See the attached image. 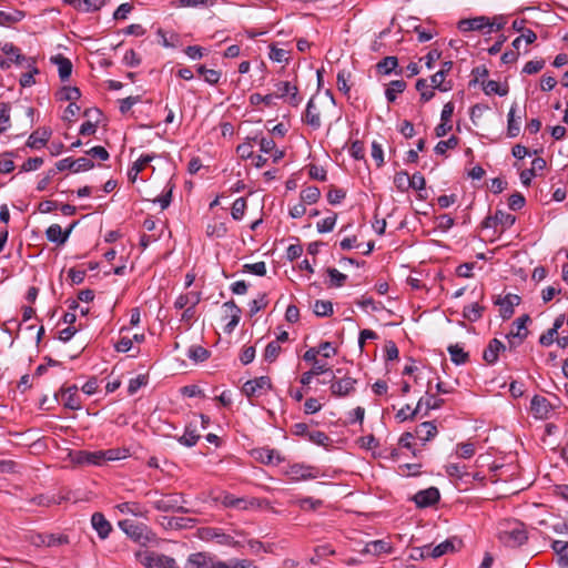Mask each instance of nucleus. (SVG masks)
Instances as JSON below:
<instances>
[{
	"mask_svg": "<svg viewBox=\"0 0 568 568\" xmlns=\"http://www.w3.org/2000/svg\"><path fill=\"white\" fill-rule=\"evenodd\" d=\"M233 532L234 535H231L224 532L221 528H205L203 529L201 537L204 540L215 541L222 546L242 548L244 544L236 537H244L245 532L243 530H234Z\"/></svg>",
	"mask_w": 568,
	"mask_h": 568,
	"instance_id": "nucleus-1",
	"label": "nucleus"
},
{
	"mask_svg": "<svg viewBox=\"0 0 568 568\" xmlns=\"http://www.w3.org/2000/svg\"><path fill=\"white\" fill-rule=\"evenodd\" d=\"M136 559L145 568H179L173 558L153 550L138 551Z\"/></svg>",
	"mask_w": 568,
	"mask_h": 568,
	"instance_id": "nucleus-2",
	"label": "nucleus"
},
{
	"mask_svg": "<svg viewBox=\"0 0 568 568\" xmlns=\"http://www.w3.org/2000/svg\"><path fill=\"white\" fill-rule=\"evenodd\" d=\"M498 537L505 546L510 548H517L524 545L528 539L526 528L521 523L509 525L506 529L499 531Z\"/></svg>",
	"mask_w": 568,
	"mask_h": 568,
	"instance_id": "nucleus-3",
	"label": "nucleus"
},
{
	"mask_svg": "<svg viewBox=\"0 0 568 568\" xmlns=\"http://www.w3.org/2000/svg\"><path fill=\"white\" fill-rule=\"evenodd\" d=\"M186 500L184 499L182 494L173 493V494H166L162 495L161 498L153 501V507L163 513H182L187 514L190 513V509L184 506Z\"/></svg>",
	"mask_w": 568,
	"mask_h": 568,
	"instance_id": "nucleus-4",
	"label": "nucleus"
},
{
	"mask_svg": "<svg viewBox=\"0 0 568 568\" xmlns=\"http://www.w3.org/2000/svg\"><path fill=\"white\" fill-rule=\"evenodd\" d=\"M272 388V382L268 376H261L256 377L254 379L247 381L243 387L242 392L247 396L248 398L254 396H261L266 390Z\"/></svg>",
	"mask_w": 568,
	"mask_h": 568,
	"instance_id": "nucleus-5",
	"label": "nucleus"
},
{
	"mask_svg": "<svg viewBox=\"0 0 568 568\" xmlns=\"http://www.w3.org/2000/svg\"><path fill=\"white\" fill-rule=\"evenodd\" d=\"M58 171L70 170L74 173L81 171H88L94 166V162L89 158H79L73 160L72 158H65L55 163Z\"/></svg>",
	"mask_w": 568,
	"mask_h": 568,
	"instance_id": "nucleus-6",
	"label": "nucleus"
},
{
	"mask_svg": "<svg viewBox=\"0 0 568 568\" xmlns=\"http://www.w3.org/2000/svg\"><path fill=\"white\" fill-rule=\"evenodd\" d=\"M520 302L521 298L519 295L509 293L504 297L498 296L494 303L500 307L499 313L501 318L509 320L515 313L514 307L519 305Z\"/></svg>",
	"mask_w": 568,
	"mask_h": 568,
	"instance_id": "nucleus-7",
	"label": "nucleus"
},
{
	"mask_svg": "<svg viewBox=\"0 0 568 568\" xmlns=\"http://www.w3.org/2000/svg\"><path fill=\"white\" fill-rule=\"evenodd\" d=\"M119 526L134 541L143 544L149 539L145 534L146 527L144 525H139L130 519H125L121 520Z\"/></svg>",
	"mask_w": 568,
	"mask_h": 568,
	"instance_id": "nucleus-8",
	"label": "nucleus"
},
{
	"mask_svg": "<svg viewBox=\"0 0 568 568\" xmlns=\"http://www.w3.org/2000/svg\"><path fill=\"white\" fill-rule=\"evenodd\" d=\"M439 498V490L436 487H429L416 493L413 497V500L418 508H427L437 504Z\"/></svg>",
	"mask_w": 568,
	"mask_h": 568,
	"instance_id": "nucleus-9",
	"label": "nucleus"
},
{
	"mask_svg": "<svg viewBox=\"0 0 568 568\" xmlns=\"http://www.w3.org/2000/svg\"><path fill=\"white\" fill-rule=\"evenodd\" d=\"M335 375H333V378ZM331 392L334 396L343 397L349 395L354 389L357 381L349 376H344L336 381H331Z\"/></svg>",
	"mask_w": 568,
	"mask_h": 568,
	"instance_id": "nucleus-10",
	"label": "nucleus"
},
{
	"mask_svg": "<svg viewBox=\"0 0 568 568\" xmlns=\"http://www.w3.org/2000/svg\"><path fill=\"white\" fill-rule=\"evenodd\" d=\"M221 560H214L204 552L192 554L185 564V568H220Z\"/></svg>",
	"mask_w": 568,
	"mask_h": 568,
	"instance_id": "nucleus-11",
	"label": "nucleus"
},
{
	"mask_svg": "<svg viewBox=\"0 0 568 568\" xmlns=\"http://www.w3.org/2000/svg\"><path fill=\"white\" fill-rule=\"evenodd\" d=\"M2 51L11 59V61L18 65H24L31 68L36 64V59L32 57H26L20 53V49L12 43H6L2 47Z\"/></svg>",
	"mask_w": 568,
	"mask_h": 568,
	"instance_id": "nucleus-12",
	"label": "nucleus"
},
{
	"mask_svg": "<svg viewBox=\"0 0 568 568\" xmlns=\"http://www.w3.org/2000/svg\"><path fill=\"white\" fill-rule=\"evenodd\" d=\"M252 456L255 460L265 465H277L283 460L277 450L266 447L253 449Z\"/></svg>",
	"mask_w": 568,
	"mask_h": 568,
	"instance_id": "nucleus-13",
	"label": "nucleus"
},
{
	"mask_svg": "<svg viewBox=\"0 0 568 568\" xmlns=\"http://www.w3.org/2000/svg\"><path fill=\"white\" fill-rule=\"evenodd\" d=\"M223 308L225 311V317H230V322L225 325L224 331L230 334L237 326L241 320L242 310L233 300L225 302L223 304Z\"/></svg>",
	"mask_w": 568,
	"mask_h": 568,
	"instance_id": "nucleus-14",
	"label": "nucleus"
},
{
	"mask_svg": "<svg viewBox=\"0 0 568 568\" xmlns=\"http://www.w3.org/2000/svg\"><path fill=\"white\" fill-rule=\"evenodd\" d=\"M61 393V395L63 396L64 398V407L65 408H69V409H72V410H78L81 408V402H80V398L78 396V387L77 385H73V386H70V387H62L60 389L59 393H55L54 394V399L58 400V396L59 394Z\"/></svg>",
	"mask_w": 568,
	"mask_h": 568,
	"instance_id": "nucleus-15",
	"label": "nucleus"
},
{
	"mask_svg": "<svg viewBox=\"0 0 568 568\" xmlns=\"http://www.w3.org/2000/svg\"><path fill=\"white\" fill-rule=\"evenodd\" d=\"M376 72L382 75L395 73L396 75L403 74V69L398 68V59L395 55H388L378 61L375 65Z\"/></svg>",
	"mask_w": 568,
	"mask_h": 568,
	"instance_id": "nucleus-16",
	"label": "nucleus"
},
{
	"mask_svg": "<svg viewBox=\"0 0 568 568\" xmlns=\"http://www.w3.org/2000/svg\"><path fill=\"white\" fill-rule=\"evenodd\" d=\"M91 525L101 539L108 538L110 532L112 531V526L110 521L105 518V516L102 513L99 511L92 514Z\"/></svg>",
	"mask_w": 568,
	"mask_h": 568,
	"instance_id": "nucleus-17",
	"label": "nucleus"
},
{
	"mask_svg": "<svg viewBox=\"0 0 568 568\" xmlns=\"http://www.w3.org/2000/svg\"><path fill=\"white\" fill-rule=\"evenodd\" d=\"M494 23H490L489 19L481 16L476 17L471 19H463L458 22V29L462 32H468V31H480L485 29L488 26H493Z\"/></svg>",
	"mask_w": 568,
	"mask_h": 568,
	"instance_id": "nucleus-18",
	"label": "nucleus"
},
{
	"mask_svg": "<svg viewBox=\"0 0 568 568\" xmlns=\"http://www.w3.org/2000/svg\"><path fill=\"white\" fill-rule=\"evenodd\" d=\"M506 349L505 344L498 338H493L483 353V358L488 365H493L498 361L500 352Z\"/></svg>",
	"mask_w": 568,
	"mask_h": 568,
	"instance_id": "nucleus-19",
	"label": "nucleus"
},
{
	"mask_svg": "<svg viewBox=\"0 0 568 568\" xmlns=\"http://www.w3.org/2000/svg\"><path fill=\"white\" fill-rule=\"evenodd\" d=\"M314 468L312 466H305L302 464H294L288 467L286 470V475L292 480H306V479H313L316 477L315 474L312 473Z\"/></svg>",
	"mask_w": 568,
	"mask_h": 568,
	"instance_id": "nucleus-20",
	"label": "nucleus"
},
{
	"mask_svg": "<svg viewBox=\"0 0 568 568\" xmlns=\"http://www.w3.org/2000/svg\"><path fill=\"white\" fill-rule=\"evenodd\" d=\"M72 462L78 465H101L100 452L77 450L71 454Z\"/></svg>",
	"mask_w": 568,
	"mask_h": 568,
	"instance_id": "nucleus-21",
	"label": "nucleus"
},
{
	"mask_svg": "<svg viewBox=\"0 0 568 568\" xmlns=\"http://www.w3.org/2000/svg\"><path fill=\"white\" fill-rule=\"evenodd\" d=\"M303 121L314 130L320 129L322 125L321 115L315 105L314 98L310 99L307 102L306 110L303 115Z\"/></svg>",
	"mask_w": 568,
	"mask_h": 568,
	"instance_id": "nucleus-22",
	"label": "nucleus"
},
{
	"mask_svg": "<svg viewBox=\"0 0 568 568\" xmlns=\"http://www.w3.org/2000/svg\"><path fill=\"white\" fill-rule=\"evenodd\" d=\"M64 3L82 12H94L105 4V0H64Z\"/></svg>",
	"mask_w": 568,
	"mask_h": 568,
	"instance_id": "nucleus-23",
	"label": "nucleus"
},
{
	"mask_svg": "<svg viewBox=\"0 0 568 568\" xmlns=\"http://www.w3.org/2000/svg\"><path fill=\"white\" fill-rule=\"evenodd\" d=\"M530 409L538 418H546L551 409V405L546 397L535 395L530 402Z\"/></svg>",
	"mask_w": 568,
	"mask_h": 568,
	"instance_id": "nucleus-24",
	"label": "nucleus"
},
{
	"mask_svg": "<svg viewBox=\"0 0 568 568\" xmlns=\"http://www.w3.org/2000/svg\"><path fill=\"white\" fill-rule=\"evenodd\" d=\"M530 322V316L528 314H524L518 317L513 325L516 327V331H511L507 338H518V344H521L523 341L528 336V329L526 328L527 323Z\"/></svg>",
	"mask_w": 568,
	"mask_h": 568,
	"instance_id": "nucleus-25",
	"label": "nucleus"
},
{
	"mask_svg": "<svg viewBox=\"0 0 568 568\" xmlns=\"http://www.w3.org/2000/svg\"><path fill=\"white\" fill-rule=\"evenodd\" d=\"M50 61L58 67L61 81H67L72 73V62L70 59L62 54H57L51 57Z\"/></svg>",
	"mask_w": 568,
	"mask_h": 568,
	"instance_id": "nucleus-26",
	"label": "nucleus"
},
{
	"mask_svg": "<svg viewBox=\"0 0 568 568\" xmlns=\"http://www.w3.org/2000/svg\"><path fill=\"white\" fill-rule=\"evenodd\" d=\"M51 130L47 128L39 129L32 132L27 141V145L31 149H41L45 145L51 136Z\"/></svg>",
	"mask_w": 568,
	"mask_h": 568,
	"instance_id": "nucleus-27",
	"label": "nucleus"
},
{
	"mask_svg": "<svg viewBox=\"0 0 568 568\" xmlns=\"http://www.w3.org/2000/svg\"><path fill=\"white\" fill-rule=\"evenodd\" d=\"M437 434V427L433 422H424L419 424L415 429V435L425 445Z\"/></svg>",
	"mask_w": 568,
	"mask_h": 568,
	"instance_id": "nucleus-28",
	"label": "nucleus"
},
{
	"mask_svg": "<svg viewBox=\"0 0 568 568\" xmlns=\"http://www.w3.org/2000/svg\"><path fill=\"white\" fill-rule=\"evenodd\" d=\"M450 359L455 365H463L469 361V354L459 344H450L447 347Z\"/></svg>",
	"mask_w": 568,
	"mask_h": 568,
	"instance_id": "nucleus-29",
	"label": "nucleus"
},
{
	"mask_svg": "<svg viewBox=\"0 0 568 568\" xmlns=\"http://www.w3.org/2000/svg\"><path fill=\"white\" fill-rule=\"evenodd\" d=\"M100 452V460L101 465L106 460H120L124 459L129 456V449L128 448H110L106 450H99Z\"/></svg>",
	"mask_w": 568,
	"mask_h": 568,
	"instance_id": "nucleus-30",
	"label": "nucleus"
},
{
	"mask_svg": "<svg viewBox=\"0 0 568 568\" xmlns=\"http://www.w3.org/2000/svg\"><path fill=\"white\" fill-rule=\"evenodd\" d=\"M485 311V306H481L478 303H473L464 307L463 316L467 321L474 323L483 317V313Z\"/></svg>",
	"mask_w": 568,
	"mask_h": 568,
	"instance_id": "nucleus-31",
	"label": "nucleus"
},
{
	"mask_svg": "<svg viewBox=\"0 0 568 568\" xmlns=\"http://www.w3.org/2000/svg\"><path fill=\"white\" fill-rule=\"evenodd\" d=\"M407 84L404 80H394L390 81L387 89L385 90L386 99L389 103H393L396 101V94L403 93L406 89Z\"/></svg>",
	"mask_w": 568,
	"mask_h": 568,
	"instance_id": "nucleus-32",
	"label": "nucleus"
},
{
	"mask_svg": "<svg viewBox=\"0 0 568 568\" xmlns=\"http://www.w3.org/2000/svg\"><path fill=\"white\" fill-rule=\"evenodd\" d=\"M390 549V546L384 540H374L366 544L362 552L378 556L384 552H389Z\"/></svg>",
	"mask_w": 568,
	"mask_h": 568,
	"instance_id": "nucleus-33",
	"label": "nucleus"
},
{
	"mask_svg": "<svg viewBox=\"0 0 568 568\" xmlns=\"http://www.w3.org/2000/svg\"><path fill=\"white\" fill-rule=\"evenodd\" d=\"M47 240L58 245L67 242V234L62 235V229L59 224L50 225L45 231Z\"/></svg>",
	"mask_w": 568,
	"mask_h": 568,
	"instance_id": "nucleus-34",
	"label": "nucleus"
},
{
	"mask_svg": "<svg viewBox=\"0 0 568 568\" xmlns=\"http://www.w3.org/2000/svg\"><path fill=\"white\" fill-rule=\"evenodd\" d=\"M154 159V155L145 154L141 155L138 161L133 163L132 169L129 171V180L131 182H135L139 173L148 165L152 160Z\"/></svg>",
	"mask_w": 568,
	"mask_h": 568,
	"instance_id": "nucleus-35",
	"label": "nucleus"
},
{
	"mask_svg": "<svg viewBox=\"0 0 568 568\" xmlns=\"http://www.w3.org/2000/svg\"><path fill=\"white\" fill-rule=\"evenodd\" d=\"M199 439L200 435L196 433L194 428H192L191 425H189L185 427L184 434L178 438V442L186 447H193L196 445Z\"/></svg>",
	"mask_w": 568,
	"mask_h": 568,
	"instance_id": "nucleus-36",
	"label": "nucleus"
},
{
	"mask_svg": "<svg viewBox=\"0 0 568 568\" xmlns=\"http://www.w3.org/2000/svg\"><path fill=\"white\" fill-rule=\"evenodd\" d=\"M483 90L486 94H497L504 97L508 93V88H501L495 80L481 81Z\"/></svg>",
	"mask_w": 568,
	"mask_h": 568,
	"instance_id": "nucleus-37",
	"label": "nucleus"
},
{
	"mask_svg": "<svg viewBox=\"0 0 568 568\" xmlns=\"http://www.w3.org/2000/svg\"><path fill=\"white\" fill-rule=\"evenodd\" d=\"M38 538L42 539V544L48 547L69 544V537L67 535H38Z\"/></svg>",
	"mask_w": 568,
	"mask_h": 568,
	"instance_id": "nucleus-38",
	"label": "nucleus"
},
{
	"mask_svg": "<svg viewBox=\"0 0 568 568\" xmlns=\"http://www.w3.org/2000/svg\"><path fill=\"white\" fill-rule=\"evenodd\" d=\"M445 77L443 75V73H440L439 71H437L435 74H433L430 77V87L433 89H437L442 92H447L449 90L453 89V84L450 81L448 82H445Z\"/></svg>",
	"mask_w": 568,
	"mask_h": 568,
	"instance_id": "nucleus-39",
	"label": "nucleus"
},
{
	"mask_svg": "<svg viewBox=\"0 0 568 568\" xmlns=\"http://www.w3.org/2000/svg\"><path fill=\"white\" fill-rule=\"evenodd\" d=\"M321 197V190L317 186H307L301 192V201L306 204H314Z\"/></svg>",
	"mask_w": 568,
	"mask_h": 568,
	"instance_id": "nucleus-40",
	"label": "nucleus"
},
{
	"mask_svg": "<svg viewBox=\"0 0 568 568\" xmlns=\"http://www.w3.org/2000/svg\"><path fill=\"white\" fill-rule=\"evenodd\" d=\"M81 98V91L78 87H63L59 92V100L61 101H70L74 103V101Z\"/></svg>",
	"mask_w": 568,
	"mask_h": 568,
	"instance_id": "nucleus-41",
	"label": "nucleus"
},
{
	"mask_svg": "<svg viewBox=\"0 0 568 568\" xmlns=\"http://www.w3.org/2000/svg\"><path fill=\"white\" fill-rule=\"evenodd\" d=\"M515 113L516 104H514L508 112L507 135L509 138H516L520 132V125L515 119Z\"/></svg>",
	"mask_w": 568,
	"mask_h": 568,
	"instance_id": "nucleus-42",
	"label": "nucleus"
},
{
	"mask_svg": "<svg viewBox=\"0 0 568 568\" xmlns=\"http://www.w3.org/2000/svg\"><path fill=\"white\" fill-rule=\"evenodd\" d=\"M23 17L24 13L19 10H13L10 12L0 10V24L10 26L12 23L19 22Z\"/></svg>",
	"mask_w": 568,
	"mask_h": 568,
	"instance_id": "nucleus-43",
	"label": "nucleus"
},
{
	"mask_svg": "<svg viewBox=\"0 0 568 568\" xmlns=\"http://www.w3.org/2000/svg\"><path fill=\"white\" fill-rule=\"evenodd\" d=\"M495 224H500L504 229L513 226L516 222V216L501 210H497L495 215Z\"/></svg>",
	"mask_w": 568,
	"mask_h": 568,
	"instance_id": "nucleus-44",
	"label": "nucleus"
},
{
	"mask_svg": "<svg viewBox=\"0 0 568 568\" xmlns=\"http://www.w3.org/2000/svg\"><path fill=\"white\" fill-rule=\"evenodd\" d=\"M414 438H417L415 435V432L414 433H410V432L403 433L402 436L399 437L398 445L404 448L409 449L412 452V454L415 457H417L422 453V450L416 449L415 446L413 445L412 440Z\"/></svg>",
	"mask_w": 568,
	"mask_h": 568,
	"instance_id": "nucleus-45",
	"label": "nucleus"
},
{
	"mask_svg": "<svg viewBox=\"0 0 568 568\" xmlns=\"http://www.w3.org/2000/svg\"><path fill=\"white\" fill-rule=\"evenodd\" d=\"M313 311L315 315L321 317L331 316L333 314V304L329 301L317 300Z\"/></svg>",
	"mask_w": 568,
	"mask_h": 568,
	"instance_id": "nucleus-46",
	"label": "nucleus"
},
{
	"mask_svg": "<svg viewBox=\"0 0 568 568\" xmlns=\"http://www.w3.org/2000/svg\"><path fill=\"white\" fill-rule=\"evenodd\" d=\"M223 504L226 507L247 509L250 506L254 505V500H246L244 498H235L234 496H225Z\"/></svg>",
	"mask_w": 568,
	"mask_h": 568,
	"instance_id": "nucleus-47",
	"label": "nucleus"
},
{
	"mask_svg": "<svg viewBox=\"0 0 568 568\" xmlns=\"http://www.w3.org/2000/svg\"><path fill=\"white\" fill-rule=\"evenodd\" d=\"M455 550L454 542L449 539L440 542L439 545L435 546L430 551V557L433 558H439L445 554L453 552Z\"/></svg>",
	"mask_w": 568,
	"mask_h": 568,
	"instance_id": "nucleus-48",
	"label": "nucleus"
},
{
	"mask_svg": "<svg viewBox=\"0 0 568 568\" xmlns=\"http://www.w3.org/2000/svg\"><path fill=\"white\" fill-rule=\"evenodd\" d=\"M428 84L426 79H418L416 81L415 88L420 93V100L422 102H428L430 101L435 93L433 90H428Z\"/></svg>",
	"mask_w": 568,
	"mask_h": 568,
	"instance_id": "nucleus-49",
	"label": "nucleus"
},
{
	"mask_svg": "<svg viewBox=\"0 0 568 568\" xmlns=\"http://www.w3.org/2000/svg\"><path fill=\"white\" fill-rule=\"evenodd\" d=\"M187 355L195 362H204L210 357L211 353L206 348L195 345L190 347Z\"/></svg>",
	"mask_w": 568,
	"mask_h": 568,
	"instance_id": "nucleus-50",
	"label": "nucleus"
},
{
	"mask_svg": "<svg viewBox=\"0 0 568 568\" xmlns=\"http://www.w3.org/2000/svg\"><path fill=\"white\" fill-rule=\"evenodd\" d=\"M326 273L328 274V276L331 278L329 285L333 287H342L347 280V276L345 274L338 272L334 267H327Z\"/></svg>",
	"mask_w": 568,
	"mask_h": 568,
	"instance_id": "nucleus-51",
	"label": "nucleus"
},
{
	"mask_svg": "<svg viewBox=\"0 0 568 568\" xmlns=\"http://www.w3.org/2000/svg\"><path fill=\"white\" fill-rule=\"evenodd\" d=\"M423 406V398H420L417 403V406L414 410H412L410 414H408L407 412L410 410V406L409 405H406L405 407H403L402 409H399L396 414V418L399 420V422H405L407 419H414V417L418 414L420 407Z\"/></svg>",
	"mask_w": 568,
	"mask_h": 568,
	"instance_id": "nucleus-52",
	"label": "nucleus"
},
{
	"mask_svg": "<svg viewBox=\"0 0 568 568\" xmlns=\"http://www.w3.org/2000/svg\"><path fill=\"white\" fill-rule=\"evenodd\" d=\"M268 304V301H267V297H266V294L263 293L258 296V298L256 300H253L250 302L248 304V314L250 316H254L255 314H257L261 310L265 308Z\"/></svg>",
	"mask_w": 568,
	"mask_h": 568,
	"instance_id": "nucleus-53",
	"label": "nucleus"
},
{
	"mask_svg": "<svg viewBox=\"0 0 568 568\" xmlns=\"http://www.w3.org/2000/svg\"><path fill=\"white\" fill-rule=\"evenodd\" d=\"M459 143V139L455 135H452L446 141H439L435 146V152L437 154L444 155L448 149H455Z\"/></svg>",
	"mask_w": 568,
	"mask_h": 568,
	"instance_id": "nucleus-54",
	"label": "nucleus"
},
{
	"mask_svg": "<svg viewBox=\"0 0 568 568\" xmlns=\"http://www.w3.org/2000/svg\"><path fill=\"white\" fill-rule=\"evenodd\" d=\"M351 78V72H347L345 70H341L337 73L336 77V85L338 91L343 92L344 94H348L351 87L348 85V80Z\"/></svg>",
	"mask_w": 568,
	"mask_h": 568,
	"instance_id": "nucleus-55",
	"label": "nucleus"
},
{
	"mask_svg": "<svg viewBox=\"0 0 568 568\" xmlns=\"http://www.w3.org/2000/svg\"><path fill=\"white\" fill-rule=\"evenodd\" d=\"M246 210V200L239 197L234 201L231 210V215L234 220L240 221L244 216Z\"/></svg>",
	"mask_w": 568,
	"mask_h": 568,
	"instance_id": "nucleus-56",
	"label": "nucleus"
},
{
	"mask_svg": "<svg viewBox=\"0 0 568 568\" xmlns=\"http://www.w3.org/2000/svg\"><path fill=\"white\" fill-rule=\"evenodd\" d=\"M223 568H258L253 560L250 559H232L230 561H221Z\"/></svg>",
	"mask_w": 568,
	"mask_h": 568,
	"instance_id": "nucleus-57",
	"label": "nucleus"
},
{
	"mask_svg": "<svg viewBox=\"0 0 568 568\" xmlns=\"http://www.w3.org/2000/svg\"><path fill=\"white\" fill-rule=\"evenodd\" d=\"M307 439L318 446H324V447L328 446L332 443V439L324 432H321V430L311 432L308 434Z\"/></svg>",
	"mask_w": 568,
	"mask_h": 568,
	"instance_id": "nucleus-58",
	"label": "nucleus"
},
{
	"mask_svg": "<svg viewBox=\"0 0 568 568\" xmlns=\"http://www.w3.org/2000/svg\"><path fill=\"white\" fill-rule=\"evenodd\" d=\"M394 184L400 192H406L409 189V175L406 171L397 172L394 176Z\"/></svg>",
	"mask_w": 568,
	"mask_h": 568,
	"instance_id": "nucleus-59",
	"label": "nucleus"
},
{
	"mask_svg": "<svg viewBox=\"0 0 568 568\" xmlns=\"http://www.w3.org/2000/svg\"><path fill=\"white\" fill-rule=\"evenodd\" d=\"M296 503L301 509L306 511L316 510L323 505V501L321 499H314L312 497L301 498Z\"/></svg>",
	"mask_w": 568,
	"mask_h": 568,
	"instance_id": "nucleus-60",
	"label": "nucleus"
},
{
	"mask_svg": "<svg viewBox=\"0 0 568 568\" xmlns=\"http://www.w3.org/2000/svg\"><path fill=\"white\" fill-rule=\"evenodd\" d=\"M280 352L281 346L278 345V343L272 341L265 347L264 359L272 363L277 358Z\"/></svg>",
	"mask_w": 568,
	"mask_h": 568,
	"instance_id": "nucleus-61",
	"label": "nucleus"
},
{
	"mask_svg": "<svg viewBox=\"0 0 568 568\" xmlns=\"http://www.w3.org/2000/svg\"><path fill=\"white\" fill-rule=\"evenodd\" d=\"M253 142H257L260 145V150L264 153H271L275 149V142L272 138H265L258 135L252 138Z\"/></svg>",
	"mask_w": 568,
	"mask_h": 568,
	"instance_id": "nucleus-62",
	"label": "nucleus"
},
{
	"mask_svg": "<svg viewBox=\"0 0 568 568\" xmlns=\"http://www.w3.org/2000/svg\"><path fill=\"white\" fill-rule=\"evenodd\" d=\"M526 200L519 192L513 193L508 199V206L513 211L521 210L525 206Z\"/></svg>",
	"mask_w": 568,
	"mask_h": 568,
	"instance_id": "nucleus-63",
	"label": "nucleus"
},
{
	"mask_svg": "<svg viewBox=\"0 0 568 568\" xmlns=\"http://www.w3.org/2000/svg\"><path fill=\"white\" fill-rule=\"evenodd\" d=\"M551 547L560 557V559L565 560L566 564H568V541L555 540Z\"/></svg>",
	"mask_w": 568,
	"mask_h": 568,
	"instance_id": "nucleus-64",
	"label": "nucleus"
}]
</instances>
